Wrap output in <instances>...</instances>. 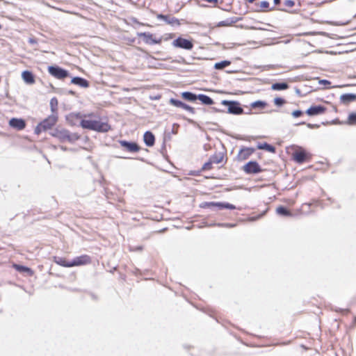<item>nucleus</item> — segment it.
I'll use <instances>...</instances> for the list:
<instances>
[{
    "label": "nucleus",
    "mask_w": 356,
    "mask_h": 356,
    "mask_svg": "<svg viewBox=\"0 0 356 356\" xmlns=\"http://www.w3.org/2000/svg\"><path fill=\"white\" fill-rule=\"evenodd\" d=\"M250 30H260V31H266L267 29L263 27H257V26H250L249 28Z\"/></svg>",
    "instance_id": "3c124183"
},
{
    "label": "nucleus",
    "mask_w": 356,
    "mask_h": 356,
    "mask_svg": "<svg viewBox=\"0 0 356 356\" xmlns=\"http://www.w3.org/2000/svg\"><path fill=\"white\" fill-rule=\"evenodd\" d=\"M49 134L57 138L60 143L67 141L70 143H74L81 138V136L79 134L71 133L69 130L60 126L51 129Z\"/></svg>",
    "instance_id": "f257e3e1"
},
{
    "label": "nucleus",
    "mask_w": 356,
    "mask_h": 356,
    "mask_svg": "<svg viewBox=\"0 0 356 356\" xmlns=\"http://www.w3.org/2000/svg\"><path fill=\"white\" fill-rule=\"evenodd\" d=\"M243 19V17H229V18H227L225 20H222V21H220L219 22L216 26L218 27H221V26H232V24L239 22V21H241Z\"/></svg>",
    "instance_id": "a211bd4d"
},
{
    "label": "nucleus",
    "mask_w": 356,
    "mask_h": 356,
    "mask_svg": "<svg viewBox=\"0 0 356 356\" xmlns=\"http://www.w3.org/2000/svg\"><path fill=\"white\" fill-rule=\"evenodd\" d=\"M231 64V61L229 60H223L220 62L216 63L214 65V69L217 70H222L225 67L229 66Z\"/></svg>",
    "instance_id": "2f4dec72"
},
{
    "label": "nucleus",
    "mask_w": 356,
    "mask_h": 356,
    "mask_svg": "<svg viewBox=\"0 0 356 356\" xmlns=\"http://www.w3.org/2000/svg\"><path fill=\"white\" fill-rule=\"evenodd\" d=\"M356 101V93H344L340 96V102L347 105Z\"/></svg>",
    "instance_id": "aec40b11"
},
{
    "label": "nucleus",
    "mask_w": 356,
    "mask_h": 356,
    "mask_svg": "<svg viewBox=\"0 0 356 356\" xmlns=\"http://www.w3.org/2000/svg\"><path fill=\"white\" fill-rule=\"evenodd\" d=\"M181 108L188 111L189 113L194 114L195 113V110L193 107L184 102Z\"/></svg>",
    "instance_id": "58836bf2"
},
{
    "label": "nucleus",
    "mask_w": 356,
    "mask_h": 356,
    "mask_svg": "<svg viewBox=\"0 0 356 356\" xmlns=\"http://www.w3.org/2000/svg\"><path fill=\"white\" fill-rule=\"evenodd\" d=\"M276 213L284 217H292L293 216V213L285 206H279L276 209Z\"/></svg>",
    "instance_id": "393cba45"
},
{
    "label": "nucleus",
    "mask_w": 356,
    "mask_h": 356,
    "mask_svg": "<svg viewBox=\"0 0 356 356\" xmlns=\"http://www.w3.org/2000/svg\"><path fill=\"white\" fill-rule=\"evenodd\" d=\"M184 120H186L190 124H192L199 129L201 128V127L200 126V124L195 120H193V119H191V118H188L186 117H184L183 118Z\"/></svg>",
    "instance_id": "a19ab883"
},
{
    "label": "nucleus",
    "mask_w": 356,
    "mask_h": 356,
    "mask_svg": "<svg viewBox=\"0 0 356 356\" xmlns=\"http://www.w3.org/2000/svg\"><path fill=\"white\" fill-rule=\"evenodd\" d=\"M67 93L73 96H76V92L73 91L72 90H68Z\"/></svg>",
    "instance_id": "bf43d9fd"
},
{
    "label": "nucleus",
    "mask_w": 356,
    "mask_h": 356,
    "mask_svg": "<svg viewBox=\"0 0 356 356\" xmlns=\"http://www.w3.org/2000/svg\"><path fill=\"white\" fill-rule=\"evenodd\" d=\"M304 112L299 109L295 110L291 113L292 116L295 118H299L302 116Z\"/></svg>",
    "instance_id": "79ce46f5"
},
{
    "label": "nucleus",
    "mask_w": 356,
    "mask_h": 356,
    "mask_svg": "<svg viewBox=\"0 0 356 356\" xmlns=\"http://www.w3.org/2000/svg\"><path fill=\"white\" fill-rule=\"evenodd\" d=\"M169 102L171 105L177 108H181L184 104V102L175 98H170Z\"/></svg>",
    "instance_id": "f704fd0d"
},
{
    "label": "nucleus",
    "mask_w": 356,
    "mask_h": 356,
    "mask_svg": "<svg viewBox=\"0 0 356 356\" xmlns=\"http://www.w3.org/2000/svg\"><path fill=\"white\" fill-rule=\"evenodd\" d=\"M273 102L277 106L281 107L286 103V100L283 97H276L274 98Z\"/></svg>",
    "instance_id": "c9c22d12"
},
{
    "label": "nucleus",
    "mask_w": 356,
    "mask_h": 356,
    "mask_svg": "<svg viewBox=\"0 0 356 356\" xmlns=\"http://www.w3.org/2000/svg\"><path fill=\"white\" fill-rule=\"evenodd\" d=\"M254 152L255 149L254 147H243L237 154V159L238 161H245L248 159Z\"/></svg>",
    "instance_id": "2eb2a0df"
},
{
    "label": "nucleus",
    "mask_w": 356,
    "mask_h": 356,
    "mask_svg": "<svg viewBox=\"0 0 356 356\" xmlns=\"http://www.w3.org/2000/svg\"><path fill=\"white\" fill-rule=\"evenodd\" d=\"M257 149H264L265 151H267L270 153H275L276 152V147L266 142H264L263 143H258L257 145Z\"/></svg>",
    "instance_id": "bb28decb"
},
{
    "label": "nucleus",
    "mask_w": 356,
    "mask_h": 356,
    "mask_svg": "<svg viewBox=\"0 0 356 356\" xmlns=\"http://www.w3.org/2000/svg\"><path fill=\"white\" fill-rule=\"evenodd\" d=\"M181 60H178L177 62L178 63H183V62H184V58L181 57Z\"/></svg>",
    "instance_id": "338daca9"
},
{
    "label": "nucleus",
    "mask_w": 356,
    "mask_h": 356,
    "mask_svg": "<svg viewBox=\"0 0 356 356\" xmlns=\"http://www.w3.org/2000/svg\"><path fill=\"white\" fill-rule=\"evenodd\" d=\"M312 158V154L307 152L303 147H299L292 154V159L298 164H302L305 162L309 161Z\"/></svg>",
    "instance_id": "423d86ee"
},
{
    "label": "nucleus",
    "mask_w": 356,
    "mask_h": 356,
    "mask_svg": "<svg viewBox=\"0 0 356 356\" xmlns=\"http://www.w3.org/2000/svg\"><path fill=\"white\" fill-rule=\"evenodd\" d=\"M119 143L122 147L129 152L134 153L140 150L141 147L135 141H129L126 140H120Z\"/></svg>",
    "instance_id": "9d476101"
},
{
    "label": "nucleus",
    "mask_w": 356,
    "mask_h": 356,
    "mask_svg": "<svg viewBox=\"0 0 356 356\" xmlns=\"http://www.w3.org/2000/svg\"><path fill=\"white\" fill-rule=\"evenodd\" d=\"M181 96L186 101L195 102L198 99L199 94L197 95L191 91H184L181 93Z\"/></svg>",
    "instance_id": "5701e85b"
},
{
    "label": "nucleus",
    "mask_w": 356,
    "mask_h": 356,
    "mask_svg": "<svg viewBox=\"0 0 356 356\" xmlns=\"http://www.w3.org/2000/svg\"><path fill=\"white\" fill-rule=\"evenodd\" d=\"M235 205L226 202H216V211H220L223 209H235Z\"/></svg>",
    "instance_id": "b1692460"
},
{
    "label": "nucleus",
    "mask_w": 356,
    "mask_h": 356,
    "mask_svg": "<svg viewBox=\"0 0 356 356\" xmlns=\"http://www.w3.org/2000/svg\"><path fill=\"white\" fill-rule=\"evenodd\" d=\"M266 211H267V210L263 211L261 213H260V214H259V215H257L256 216L252 217L251 218V220H257L261 218V217H263L265 215Z\"/></svg>",
    "instance_id": "49530a36"
},
{
    "label": "nucleus",
    "mask_w": 356,
    "mask_h": 356,
    "mask_svg": "<svg viewBox=\"0 0 356 356\" xmlns=\"http://www.w3.org/2000/svg\"><path fill=\"white\" fill-rule=\"evenodd\" d=\"M242 170L246 175H257L264 171L257 161H249L243 167Z\"/></svg>",
    "instance_id": "0eeeda50"
},
{
    "label": "nucleus",
    "mask_w": 356,
    "mask_h": 356,
    "mask_svg": "<svg viewBox=\"0 0 356 356\" xmlns=\"http://www.w3.org/2000/svg\"><path fill=\"white\" fill-rule=\"evenodd\" d=\"M165 151H166V149H165V140H163V144H162V146H161L160 152H161V153L162 154H164Z\"/></svg>",
    "instance_id": "8fccbe9b"
},
{
    "label": "nucleus",
    "mask_w": 356,
    "mask_h": 356,
    "mask_svg": "<svg viewBox=\"0 0 356 356\" xmlns=\"http://www.w3.org/2000/svg\"><path fill=\"white\" fill-rule=\"evenodd\" d=\"M247 1H248V2H249V3H253L255 0H247Z\"/></svg>",
    "instance_id": "774afa93"
},
{
    "label": "nucleus",
    "mask_w": 356,
    "mask_h": 356,
    "mask_svg": "<svg viewBox=\"0 0 356 356\" xmlns=\"http://www.w3.org/2000/svg\"><path fill=\"white\" fill-rule=\"evenodd\" d=\"M81 127L83 129L95 131L99 133H106L111 129V125L107 122L90 119L81 120Z\"/></svg>",
    "instance_id": "f03ea898"
},
{
    "label": "nucleus",
    "mask_w": 356,
    "mask_h": 356,
    "mask_svg": "<svg viewBox=\"0 0 356 356\" xmlns=\"http://www.w3.org/2000/svg\"><path fill=\"white\" fill-rule=\"evenodd\" d=\"M22 78L23 81L28 84H33L35 83V76L31 71L24 70L22 73Z\"/></svg>",
    "instance_id": "412c9836"
},
{
    "label": "nucleus",
    "mask_w": 356,
    "mask_h": 356,
    "mask_svg": "<svg viewBox=\"0 0 356 356\" xmlns=\"http://www.w3.org/2000/svg\"><path fill=\"white\" fill-rule=\"evenodd\" d=\"M307 127L309 129H318L320 127V124H311V123H307Z\"/></svg>",
    "instance_id": "de8ad7c7"
},
{
    "label": "nucleus",
    "mask_w": 356,
    "mask_h": 356,
    "mask_svg": "<svg viewBox=\"0 0 356 356\" xmlns=\"http://www.w3.org/2000/svg\"><path fill=\"white\" fill-rule=\"evenodd\" d=\"M157 19L163 20L167 24H170L172 26H179L180 22L179 20L172 17L170 15H163L162 13L158 14L156 16Z\"/></svg>",
    "instance_id": "dca6fc26"
},
{
    "label": "nucleus",
    "mask_w": 356,
    "mask_h": 356,
    "mask_svg": "<svg viewBox=\"0 0 356 356\" xmlns=\"http://www.w3.org/2000/svg\"><path fill=\"white\" fill-rule=\"evenodd\" d=\"M220 104L227 108V113L239 115L244 113V109L239 102L236 100L223 99Z\"/></svg>",
    "instance_id": "20e7f679"
},
{
    "label": "nucleus",
    "mask_w": 356,
    "mask_h": 356,
    "mask_svg": "<svg viewBox=\"0 0 356 356\" xmlns=\"http://www.w3.org/2000/svg\"><path fill=\"white\" fill-rule=\"evenodd\" d=\"M296 93L297 95H300V94H301V91H300V90L299 88H296Z\"/></svg>",
    "instance_id": "680f3d73"
},
{
    "label": "nucleus",
    "mask_w": 356,
    "mask_h": 356,
    "mask_svg": "<svg viewBox=\"0 0 356 356\" xmlns=\"http://www.w3.org/2000/svg\"><path fill=\"white\" fill-rule=\"evenodd\" d=\"M268 104L264 100H257L250 104V108L252 109H264L267 106Z\"/></svg>",
    "instance_id": "c756f323"
},
{
    "label": "nucleus",
    "mask_w": 356,
    "mask_h": 356,
    "mask_svg": "<svg viewBox=\"0 0 356 356\" xmlns=\"http://www.w3.org/2000/svg\"><path fill=\"white\" fill-rule=\"evenodd\" d=\"M275 5H279L281 3V0H273Z\"/></svg>",
    "instance_id": "052dcab7"
},
{
    "label": "nucleus",
    "mask_w": 356,
    "mask_h": 356,
    "mask_svg": "<svg viewBox=\"0 0 356 356\" xmlns=\"http://www.w3.org/2000/svg\"><path fill=\"white\" fill-rule=\"evenodd\" d=\"M270 3L267 1H262L260 2V7L262 9H268V10H273L274 7L269 8Z\"/></svg>",
    "instance_id": "4c0bfd02"
},
{
    "label": "nucleus",
    "mask_w": 356,
    "mask_h": 356,
    "mask_svg": "<svg viewBox=\"0 0 356 356\" xmlns=\"http://www.w3.org/2000/svg\"><path fill=\"white\" fill-rule=\"evenodd\" d=\"M54 261L56 264H58L60 266H63V267H65V268L72 267L71 266V260L67 261L65 257L55 256V257H54Z\"/></svg>",
    "instance_id": "a878e982"
},
{
    "label": "nucleus",
    "mask_w": 356,
    "mask_h": 356,
    "mask_svg": "<svg viewBox=\"0 0 356 356\" xmlns=\"http://www.w3.org/2000/svg\"><path fill=\"white\" fill-rule=\"evenodd\" d=\"M92 262L91 257L88 254H81L71 260V266H80L90 264Z\"/></svg>",
    "instance_id": "f8f14e48"
},
{
    "label": "nucleus",
    "mask_w": 356,
    "mask_h": 356,
    "mask_svg": "<svg viewBox=\"0 0 356 356\" xmlns=\"http://www.w3.org/2000/svg\"><path fill=\"white\" fill-rule=\"evenodd\" d=\"M137 35L139 38H143L144 42L147 44H161L162 42L161 38H156L149 32H138L137 33Z\"/></svg>",
    "instance_id": "1a4fd4ad"
},
{
    "label": "nucleus",
    "mask_w": 356,
    "mask_h": 356,
    "mask_svg": "<svg viewBox=\"0 0 356 356\" xmlns=\"http://www.w3.org/2000/svg\"><path fill=\"white\" fill-rule=\"evenodd\" d=\"M284 4L288 7H293L295 6L296 3L293 0H285Z\"/></svg>",
    "instance_id": "37998d69"
},
{
    "label": "nucleus",
    "mask_w": 356,
    "mask_h": 356,
    "mask_svg": "<svg viewBox=\"0 0 356 356\" xmlns=\"http://www.w3.org/2000/svg\"><path fill=\"white\" fill-rule=\"evenodd\" d=\"M224 154L221 152L216 153L209 157V159L213 163L218 164L222 161Z\"/></svg>",
    "instance_id": "7c9ffc66"
},
{
    "label": "nucleus",
    "mask_w": 356,
    "mask_h": 356,
    "mask_svg": "<svg viewBox=\"0 0 356 356\" xmlns=\"http://www.w3.org/2000/svg\"><path fill=\"white\" fill-rule=\"evenodd\" d=\"M212 165H213V163L211 162V161L210 159H209V161H207L206 163H204V164L202 165L201 170L204 171V170H210L212 168Z\"/></svg>",
    "instance_id": "ea45409f"
},
{
    "label": "nucleus",
    "mask_w": 356,
    "mask_h": 356,
    "mask_svg": "<svg viewBox=\"0 0 356 356\" xmlns=\"http://www.w3.org/2000/svg\"><path fill=\"white\" fill-rule=\"evenodd\" d=\"M9 126L17 131H22L25 129L26 123L22 118H13L9 120Z\"/></svg>",
    "instance_id": "4468645a"
},
{
    "label": "nucleus",
    "mask_w": 356,
    "mask_h": 356,
    "mask_svg": "<svg viewBox=\"0 0 356 356\" xmlns=\"http://www.w3.org/2000/svg\"><path fill=\"white\" fill-rule=\"evenodd\" d=\"M200 207L203 209H209L211 211H216V202H204L200 204Z\"/></svg>",
    "instance_id": "72a5a7b5"
},
{
    "label": "nucleus",
    "mask_w": 356,
    "mask_h": 356,
    "mask_svg": "<svg viewBox=\"0 0 356 356\" xmlns=\"http://www.w3.org/2000/svg\"><path fill=\"white\" fill-rule=\"evenodd\" d=\"M58 99L56 97H52L50 100V108L51 114H57L58 115Z\"/></svg>",
    "instance_id": "473e14b6"
},
{
    "label": "nucleus",
    "mask_w": 356,
    "mask_h": 356,
    "mask_svg": "<svg viewBox=\"0 0 356 356\" xmlns=\"http://www.w3.org/2000/svg\"><path fill=\"white\" fill-rule=\"evenodd\" d=\"M14 268L20 273L26 274L27 275L32 276L33 275V270L26 266L21 265V264H13Z\"/></svg>",
    "instance_id": "4be33fe9"
},
{
    "label": "nucleus",
    "mask_w": 356,
    "mask_h": 356,
    "mask_svg": "<svg viewBox=\"0 0 356 356\" xmlns=\"http://www.w3.org/2000/svg\"><path fill=\"white\" fill-rule=\"evenodd\" d=\"M278 10L283 11V12H286V13H298V10L289 11L286 8H279Z\"/></svg>",
    "instance_id": "603ef678"
},
{
    "label": "nucleus",
    "mask_w": 356,
    "mask_h": 356,
    "mask_svg": "<svg viewBox=\"0 0 356 356\" xmlns=\"http://www.w3.org/2000/svg\"><path fill=\"white\" fill-rule=\"evenodd\" d=\"M348 23V22H336V23H334V25H337V26H344V25H346Z\"/></svg>",
    "instance_id": "13d9d810"
},
{
    "label": "nucleus",
    "mask_w": 356,
    "mask_h": 356,
    "mask_svg": "<svg viewBox=\"0 0 356 356\" xmlns=\"http://www.w3.org/2000/svg\"><path fill=\"white\" fill-rule=\"evenodd\" d=\"M58 119L57 114H51L38 124L34 130L35 134L39 135L42 131L51 129L56 124Z\"/></svg>",
    "instance_id": "7ed1b4c3"
},
{
    "label": "nucleus",
    "mask_w": 356,
    "mask_h": 356,
    "mask_svg": "<svg viewBox=\"0 0 356 356\" xmlns=\"http://www.w3.org/2000/svg\"><path fill=\"white\" fill-rule=\"evenodd\" d=\"M289 88V85L288 83L282 81V82H275L272 84L271 89L273 90L280 91L285 90Z\"/></svg>",
    "instance_id": "c85d7f7f"
},
{
    "label": "nucleus",
    "mask_w": 356,
    "mask_h": 356,
    "mask_svg": "<svg viewBox=\"0 0 356 356\" xmlns=\"http://www.w3.org/2000/svg\"><path fill=\"white\" fill-rule=\"evenodd\" d=\"M236 226V224L234 223H225V227L232 228Z\"/></svg>",
    "instance_id": "6e6d98bb"
},
{
    "label": "nucleus",
    "mask_w": 356,
    "mask_h": 356,
    "mask_svg": "<svg viewBox=\"0 0 356 356\" xmlns=\"http://www.w3.org/2000/svg\"><path fill=\"white\" fill-rule=\"evenodd\" d=\"M70 83L78 86L83 88H87L90 86V82L87 79L79 76H71Z\"/></svg>",
    "instance_id": "f3484780"
},
{
    "label": "nucleus",
    "mask_w": 356,
    "mask_h": 356,
    "mask_svg": "<svg viewBox=\"0 0 356 356\" xmlns=\"http://www.w3.org/2000/svg\"><path fill=\"white\" fill-rule=\"evenodd\" d=\"M318 83L323 86H330L331 85V81L327 79H319Z\"/></svg>",
    "instance_id": "c03bdc74"
},
{
    "label": "nucleus",
    "mask_w": 356,
    "mask_h": 356,
    "mask_svg": "<svg viewBox=\"0 0 356 356\" xmlns=\"http://www.w3.org/2000/svg\"><path fill=\"white\" fill-rule=\"evenodd\" d=\"M326 111L327 108L323 105L313 104L305 111V113L309 116H316L325 113Z\"/></svg>",
    "instance_id": "9b49d317"
},
{
    "label": "nucleus",
    "mask_w": 356,
    "mask_h": 356,
    "mask_svg": "<svg viewBox=\"0 0 356 356\" xmlns=\"http://www.w3.org/2000/svg\"><path fill=\"white\" fill-rule=\"evenodd\" d=\"M143 141L147 147H152L155 143V136L151 131H146L143 134Z\"/></svg>",
    "instance_id": "6ab92c4d"
},
{
    "label": "nucleus",
    "mask_w": 356,
    "mask_h": 356,
    "mask_svg": "<svg viewBox=\"0 0 356 356\" xmlns=\"http://www.w3.org/2000/svg\"><path fill=\"white\" fill-rule=\"evenodd\" d=\"M60 149L61 150H63V152H67V151H69V150L72 151V149H70V148L67 147L66 146H63V145H60Z\"/></svg>",
    "instance_id": "5fc2aeb1"
},
{
    "label": "nucleus",
    "mask_w": 356,
    "mask_h": 356,
    "mask_svg": "<svg viewBox=\"0 0 356 356\" xmlns=\"http://www.w3.org/2000/svg\"><path fill=\"white\" fill-rule=\"evenodd\" d=\"M250 113H251V109H249L248 111H247V112L244 111L243 114H250Z\"/></svg>",
    "instance_id": "69168bd1"
},
{
    "label": "nucleus",
    "mask_w": 356,
    "mask_h": 356,
    "mask_svg": "<svg viewBox=\"0 0 356 356\" xmlns=\"http://www.w3.org/2000/svg\"><path fill=\"white\" fill-rule=\"evenodd\" d=\"M65 120L68 124L73 127L77 125L81 126V121L83 119L81 118L80 113H71L65 116Z\"/></svg>",
    "instance_id": "ddd939ff"
},
{
    "label": "nucleus",
    "mask_w": 356,
    "mask_h": 356,
    "mask_svg": "<svg viewBox=\"0 0 356 356\" xmlns=\"http://www.w3.org/2000/svg\"><path fill=\"white\" fill-rule=\"evenodd\" d=\"M213 225L220 227H225V223L223 222H218V223H213Z\"/></svg>",
    "instance_id": "4d7b16f0"
},
{
    "label": "nucleus",
    "mask_w": 356,
    "mask_h": 356,
    "mask_svg": "<svg viewBox=\"0 0 356 356\" xmlns=\"http://www.w3.org/2000/svg\"><path fill=\"white\" fill-rule=\"evenodd\" d=\"M212 110L216 113H224L225 111L220 108H218L216 107H212Z\"/></svg>",
    "instance_id": "864d4df0"
},
{
    "label": "nucleus",
    "mask_w": 356,
    "mask_h": 356,
    "mask_svg": "<svg viewBox=\"0 0 356 356\" xmlns=\"http://www.w3.org/2000/svg\"><path fill=\"white\" fill-rule=\"evenodd\" d=\"M47 71L51 76L59 80H64L67 77H71L69 70L58 65L48 66Z\"/></svg>",
    "instance_id": "39448f33"
},
{
    "label": "nucleus",
    "mask_w": 356,
    "mask_h": 356,
    "mask_svg": "<svg viewBox=\"0 0 356 356\" xmlns=\"http://www.w3.org/2000/svg\"><path fill=\"white\" fill-rule=\"evenodd\" d=\"M203 105L211 106L214 104L212 98L205 94H199L198 99Z\"/></svg>",
    "instance_id": "cd10ccee"
},
{
    "label": "nucleus",
    "mask_w": 356,
    "mask_h": 356,
    "mask_svg": "<svg viewBox=\"0 0 356 356\" xmlns=\"http://www.w3.org/2000/svg\"><path fill=\"white\" fill-rule=\"evenodd\" d=\"M206 1L209 3H216L218 0H205Z\"/></svg>",
    "instance_id": "0e129e2a"
},
{
    "label": "nucleus",
    "mask_w": 356,
    "mask_h": 356,
    "mask_svg": "<svg viewBox=\"0 0 356 356\" xmlns=\"http://www.w3.org/2000/svg\"><path fill=\"white\" fill-rule=\"evenodd\" d=\"M202 170H201V169H200V170H191V171L188 173V175H191V176H198V175H200V173H201V172H202Z\"/></svg>",
    "instance_id": "a18cd8bd"
},
{
    "label": "nucleus",
    "mask_w": 356,
    "mask_h": 356,
    "mask_svg": "<svg viewBox=\"0 0 356 356\" xmlns=\"http://www.w3.org/2000/svg\"><path fill=\"white\" fill-rule=\"evenodd\" d=\"M28 42L31 44H37L38 40L35 38H29L28 40Z\"/></svg>",
    "instance_id": "09e8293b"
},
{
    "label": "nucleus",
    "mask_w": 356,
    "mask_h": 356,
    "mask_svg": "<svg viewBox=\"0 0 356 356\" xmlns=\"http://www.w3.org/2000/svg\"><path fill=\"white\" fill-rule=\"evenodd\" d=\"M348 123L349 124L356 125V113H350L348 116Z\"/></svg>",
    "instance_id": "e433bc0d"
},
{
    "label": "nucleus",
    "mask_w": 356,
    "mask_h": 356,
    "mask_svg": "<svg viewBox=\"0 0 356 356\" xmlns=\"http://www.w3.org/2000/svg\"><path fill=\"white\" fill-rule=\"evenodd\" d=\"M172 44L175 47L183 49L185 50H192L194 47V44L192 40L186 39L181 36H179L175 39L172 41Z\"/></svg>",
    "instance_id": "6e6552de"
},
{
    "label": "nucleus",
    "mask_w": 356,
    "mask_h": 356,
    "mask_svg": "<svg viewBox=\"0 0 356 356\" xmlns=\"http://www.w3.org/2000/svg\"><path fill=\"white\" fill-rule=\"evenodd\" d=\"M302 124H307L305 122H301L299 123L296 124V126L302 125Z\"/></svg>",
    "instance_id": "e2e57ef3"
}]
</instances>
